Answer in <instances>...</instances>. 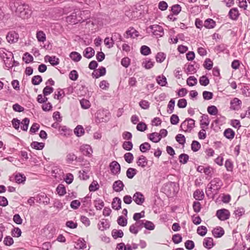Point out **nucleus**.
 I'll return each instance as SVG.
<instances>
[{
	"instance_id": "13d9d810",
	"label": "nucleus",
	"mask_w": 250,
	"mask_h": 250,
	"mask_svg": "<svg viewBox=\"0 0 250 250\" xmlns=\"http://www.w3.org/2000/svg\"><path fill=\"white\" fill-rule=\"evenodd\" d=\"M80 104L81 105V107L83 109H88L90 107V102L86 99H83L81 100H80Z\"/></svg>"
},
{
	"instance_id": "7c9ffc66",
	"label": "nucleus",
	"mask_w": 250,
	"mask_h": 250,
	"mask_svg": "<svg viewBox=\"0 0 250 250\" xmlns=\"http://www.w3.org/2000/svg\"><path fill=\"white\" fill-rule=\"evenodd\" d=\"M137 173V170L136 169L129 167L126 170V175L128 178L131 179L135 176Z\"/></svg>"
},
{
	"instance_id": "3c124183",
	"label": "nucleus",
	"mask_w": 250,
	"mask_h": 250,
	"mask_svg": "<svg viewBox=\"0 0 250 250\" xmlns=\"http://www.w3.org/2000/svg\"><path fill=\"white\" fill-rule=\"evenodd\" d=\"M22 60L26 63H28L33 61V57L29 53L26 52L23 55Z\"/></svg>"
},
{
	"instance_id": "bf43d9fd",
	"label": "nucleus",
	"mask_w": 250,
	"mask_h": 250,
	"mask_svg": "<svg viewBox=\"0 0 250 250\" xmlns=\"http://www.w3.org/2000/svg\"><path fill=\"white\" fill-rule=\"evenodd\" d=\"M203 65L206 69L209 70L212 68L213 62L210 59L207 58L205 60Z\"/></svg>"
},
{
	"instance_id": "774afa93",
	"label": "nucleus",
	"mask_w": 250,
	"mask_h": 250,
	"mask_svg": "<svg viewBox=\"0 0 250 250\" xmlns=\"http://www.w3.org/2000/svg\"><path fill=\"white\" fill-rule=\"evenodd\" d=\"M172 240L174 244H177L182 241V237L180 234H175L172 236Z\"/></svg>"
},
{
	"instance_id": "338daca9",
	"label": "nucleus",
	"mask_w": 250,
	"mask_h": 250,
	"mask_svg": "<svg viewBox=\"0 0 250 250\" xmlns=\"http://www.w3.org/2000/svg\"><path fill=\"white\" fill-rule=\"evenodd\" d=\"M124 159L127 163L130 164L133 162L134 156L132 153L127 152L124 155Z\"/></svg>"
},
{
	"instance_id": "a19ab883",
	"label": "nucleus",
	"mask_w": 250,
	"mask_h": 250,
	"mask_svg": "<svg viewBox=\"0 0 250 250\" xmlns=\"http://www.w3.org/2000/svg\"><path fill=\"white\" fill-rule=\"evenodd\" d=\"M155 227V225L153 222L150 221L145 220L144 228H145L146 229L152 230L154 229Z\"/></svg>"
},
{
	"instance_id": "5fc2aeb1",
	"label": "nucleus",
	"mask_w": 250,
	"mask_h": 250,
	"mask_svg": "<svg viewBox=\"0 0 250 250\" xmlns=\"http://www.w3.org/2000/svg\"><path fill=\"white\" fill-rule=\"evenodd\" d=\"M154 62H152L151 59L146 60L142 63V65L146 69H149L154 66Z\"/></svg>"
},
{
	"instance_id": "f8f14e48",
	"label": "nucleus",
	"mask_w": 250,
	"mask_h": 250,
	"mask_svg": "<svg viewBox=\"0 0 250 250\" xmlns=\"http://www.w3.org/2000/svg\"><path fill=\"white\" fill-rule=\"evenodd\" d=\"M242 102L237 98H234L230 102V108L234 110H238L240 108Z\"/></svg>"
},
{
	"instance_id": "5701e85b",
	"label": "nucleus",
	"mask_w": 250,
	"mask_h": 250,
	"mask_svg": "<svg viewBox=\"0 0 250 250\" xmlns=\"http://www.w3.org/2000/svg\"><path fill=\"white\" fill-rule=\"evenodd\" d=\"M147 137L150 141L155 143L159 142L161 140L158 133L156 132L147 134Z\"/></svg>"
},
{
	"instance_id": "a18cd8bd",
	"label": "nucleus",
	"mask_w": 250,
	"mask_h": 250,
	"mask_svg": "<svg viewBox=\"0 0 250 250\" xmlns=\"http://www.w3.org/2000/svg\"><path fill=\"white\" fill-rule=\"evenodd\" d=\"M166 55L163 52H159L156 55L155 58L156 62L159 63H162L165 60Z\"/></svg>"
},
{
	"instance_id": "0eeeda50",
	"label": "nucleus",
	"mask_w": 250,
	"mask_h": 250,
	"mask_svg": "<svg viewBox=\"0 0 250 250\" xmlns=\"http://www.w3.org/2000/svg\"><path fill=\"white\" fill-rule=\"evenodd\" d=\"M19 36L15 31L9 32L6 35V40L10 43H14L18 42Z\"/></svg>"
},
{
	"instance_id": "8fccbe9b",
	"label": "nucleus",
	"mask_w": 250,
	"mask_h": 250,
	"mask_svg": "<svg viewBox=\"0 0 250 250\" xmlns=\"http://www.w3.org/2000/svg\"><path fill=\"white\" fill-rule=\"evenodd\" d=\"M140 52L142 55L147 56L151 53V50L149 47L144 45L141 46Z\"/></svg>"
},
{
	"instance_id": "c9c22d12",
	"label": "nucleus",
	"mask_w": 250,
	"mask_h": 250,
	"mask_svg": "<svg viewBox=\"0 0 250 250\" xmlns=\"http://www.w3.org/2000/svg\"><path fill=\"white\" fill-rule=\"evenodd\" d=\"M94 204L97 210L102 209L104 205V201L100 198H97L94 201Z\"/></svg>"
},
{
	"instance_id": "423d86ee",
	"label": "nucleus",
	"mask_w": 250,
	"mask_h": 250,
	"mask_svg": "<svg viewBox=\"0 0 250 250\" xmlns=\"http://www.w3.org/2000/svg\"><path fill=\"white\" fill-rule=\"evenodd\" d=\"M149 28L151 29V32L153 35L157 37H162L164 34L163 28L158 24H154L150 25Z\"/></svg>"
},
{
	"instance_id": "e2e57ef3",
	"label": "nucleus",
	"mask_w": 250,
	"mask_h": 250,
	"mask_svg": "<svg viewBox=\"0 0 250 250\" xmlns=\"http://www.w3.org/2000/svg\"><path fill=\"white\" fill-rule=\"evenodd\" d=\"M175 139L177 142L181 145H184L186 143V138L185 136L181 134H177L175 137Z\"/></svg>"
},
{
	"instance_id": "9d476101",
	"label": "nucleus",
	"mask_w": 250,
	"mask_h": 250,
	"mask_svg": "<svg viewBox=\"0 0 250 250\" xmlns=\"http://www.w3.org/2000/svg\"><path fill=\"white\" fill-rule=\"evenodd\" d=\"M66 21L69 24H76L81 22V19H78L76 13L73 12L66 18Z\"/></svg>"
},
{
	"instance_id": "4c0bfd02",
	"label": "nucleus",
	"mask_w": 250,
	"mask_h": 250,
	"mask_svg": "<svg viewBox=\"0 0 250 250\" xmlns=\"http://www.w3.org/2000/svg\"><path fill=\"white\" fill-rule=\"evenodd\" d=\"M139 148L142 152L145 153L150 149L151 146L148 143L145 142L140 146Z\"/></svg>"
},
{
	"instance_id": "cd10ccee",
	"label": "nucleus",
	"mask_w": 250,
	"mask_h": 250,
	"mask_svg": "<svg viewBox=\"0 0 250 250\" xmlns=\"http://www.w3.org/2000/svg\"><path fill=\"white\" fill-rule=\"evenodd\" d=\"M13 59L14 56L13 53L11 52H9V56L3 61L6 67L8 68H11L12 67V65H11V62H12V60Z\"/></svg>"
},
{
	"instance_id": "79ce46f5",
	"label": "nucleus",
	"mask_w": 250,
	"mask_h": 250,
	"mask_svg": "<svg viewBox=\"0 0 250 250\" xmlns=\"http://www.w3.org/2000/svg\"><path fill=\"white\" fill-rule=\"evenodd\" d=\"M56 191L58 194L60 196H63L66 193L65 188L63 185L61 184L58 186Z\"/></svg>"
},
{
	"instance_id": "4be33fe9",
	"label": "nucleus",
	"mask_w": 250,
	"mask_h": 250,
	"mask_svg": "<svg viewBox=\"0 0 250 250\" xmlns=\"http://www.w3.org/2000/svg\"><path fill=\"white\" fill-rule=\"evenodd\" d=\"M203 246L208 249H211L214 246L213 240L211 237H206L204 239Z\"/></svg>"
},
{
	"instance_id": "864d4df0",
	"label": "nucleus",
	"mask_w": 250,
	"mask_h": 250,
	"mask_svg": "<svg viewBox=\"0 0 250 250\" xmlns=\"http://www.w3.org/2000/svg\"><path fill=\"white\" fill-rule=\"evenodd\" d=\"M208 113L211 115H216L218 112L217 108L215 105H210L207 108Z\"/></svg>"
},
{
	"instance_id": "f704fd0d",
	"label": "nucleus",
	"mask_w": 250,
	"mask_h": 250,
	"mask_svg": "<svg viewBox=\"0 0 250 250\" xmlns=\"http://www.w3.org/2000/svg\"><path fill=\"white\" fill-rule=\"evenodd\" d=\"M69 57L75 62H78L80 61L82 59L81 54L75 51H73L70 53Z\"/></svg>"
},
{
	"instance_id": "49530a36",
	"label": "nucleus",
	"mask_w": 250,
	"mask_h": 250,
	"mask_svg": "<svg viewBox=\"0 0 250 250\" xmlns=\"http://www.w3.org/2000/svg\"><path fill=\"white\" fill-rule=\"evenodd\" d=\"M197 83V80L194 76L189 77L187 80V83L190 86H193Z\"/></svg>"
},
{
	"instance_id": "c03bdc74",
	"label": "nucleus",
	"mask_w": 250,
	"mask_h": 250,
	"mask_svg": "<svg viewBox=\"0 0 250 250\" xmlns=\"http://www.w3.org/2000/svg\"><path fill=\"white\" fill-rule=\"evenodd\" d=\"M208 229L205 226H201L198 227L197 233L201 236H204L207 233Z\"/></svg>"
},
{
	"instance_id": "ea45409f",
	"label": "nucleus",
	"mask_w": 250,
	"mask_h": 250,
	"mask_svg": "<svg viewBox=\"0 0 250 250\" xmlns=\"http://www.w3.org/2000/svg\"><path fill=\"white\" fill-rule=\"evenodd\" d=\"M86 247L85 242L83 238H80L76 243V248L78 249H84Z\"/></svg>"
},
{
	"instance_id": "f03ea898",
	"label": "nucleus",
	"mask_w": 250,
	"mask_h": 250,
	"mask_svg": "<svg viewBox=\"0 0 250 250\" xmlns=\"http://www.w3.org/2000/svg\"><path fill=\"white\" fill-rule=\"evenodd\" d=\"M110 116V114L107 110H99L96 113V122H107L109 120Z\"/></svg>"
},
{
	"instance_id": "6ab92c4d",
	"label": "nucleus",
	"mask_w": 250,
	"mask_h": 250,
	"mask_svg": "<svg viewBox=\"0 0 250 250\" xmlns=\"http://www.w3.org/2000/svg\"><path fill=\"white\" fill-rule=\"evenodd\" d=\"M239 15L240 14L237 8H233L231 9L229 12V18L234 21L238 19Z\"/></svg>"
},
{
	"instance_id": "b1692460",
	"label": "nucleus",
	"mask_w": 250,
	"mask_h": 250,
	"mask_svg": "<svg viewBox=\"0 0 250 250\" xmlns=\"http://www.w3.org/2000/svg\"><path fill=\"white\" fill-rule=\"evenodd\" d=\"M204 26L207 29H212L216 26V22L213 20L208 18L204 21Z\"/></svg>"
},
{
	"instance_id": "de8ad7c7",
	"label": "nucleus",
	"mask_w": 250,
	"mask_h": 250,
	"mask_svg": "<svg viewBox=\"0 0 250 250\" xmlns=\"http://www.w3.org/2000/svg\"><path fill=\"white\" fill-rule=\"evenodd\" d=\"M201 145L199 142L197 141H193L191 145V150L194 152L198 151L201 148Z\"/></svg>"
},
{
	"instance_id": "ddd939ff",
	"label": "nucleus",
	"mask_w": 250,
	"mask_h": 250,
	"mask_svg": "<svg viewBox=\"0 0 250 250\" xmlns=\"http://www.w3.org/2000/svg\"><path fill=\"white\" fill-rule=\"evenodd\" d=\"M125 185L123 182L120 180L115 181L113 183L112 188L116 192H120L123 190Z\"/></svg>"
},
{
	"instance_id": "aec40b11",
	"label": "nucleus",
	"mask_w": 250,
	"mask_h": 250,
	"mask_svg": "<svg viewBox=\"0 0 250 250\" xmlns=\"http://www.w3.org/2000/svg\"><path fill=\"white\" fill-rule=\"evenodd\" d=\"M38 201L39 203H42L45 205H48L50 203V199L44 193H42L37 196Z\"/></svg>"
},
{
	"instance_id": "f257e3e1",
	"label": "nucleus",
	"mask_w": 250,
	"mask_h": 250,
	"mask_svg": "<svg viewBox=\"0 0 250 250\" xmlns=\"http://www.w3.org/2000/svg\"><path fill=\"white\" fill-rule=\"evenodd\" d=\"M14 8L16 14L22 19L28 18L31 14L29 5L23 3L21 0L14 3Z\"/></svg>"
},
{
	"instance_id": "58836bf2",
	"label": "nucleus",
	"mask_w": 250,
	"mask_h": 250,
	"mask_svg": "<svg viewBox=\"0 0 250 250\" xmlns=\"http://www.w3.org/2000/svg\"><path fill=\"white\" fill-rule=\"evenodd\" d=\"M181 6L178 4H174L171 7V11L174 15H178L181 11Z\"/></svg>"
},
{
	"instance_id": "e433bc0d",
	"label": "nucleus",
	"mask_w": 250,
	"mask_h": 250,
	"mask_svg": "<svg viewBox=\"0 0 250 250\" xmlns=\"http://www.w3.org/2000/svg\"><path fill=\"white\" fill-rule=\"evenodd\" d=\"M75 134L78 136H82L84 133L83 127L81 125H77L74 130Z\"/></svg>"
},
{
	"instance_id": "473e14b6",
	"label": "nucleus",
	"mask_w": 250,
	"mask_h": 250,
	"mask_svg": "<svg viewBox=\"0 0 250 250\" xmlns=\"http://www.w3.org/2000/svg\"><path fill=\"white\" fill-rule=\"evenodd\" d=\"M87 91V88L85 86L81 85L77 88L76 93L79 96H83L86 94Z\"/></svg>"
},
{
	"instance_id": "20e7f679",
	"label": "nucleus",
	"mask_w": 250,
	"mask_h": 250,
	"mask_svg": "<svg viewBox=\"0 0 250 250\" xmlns=\"http://www.w3.org/2000/svg\"><path fill=\"white\" fill-rule=\"evenodd\" d=\"M209 184L210 185L208 187V190L211 191L213 189L216 192H218L223 185L222 180L219 178H214Z\"/></svg>"
},
{
	"instance_id": "7ed1b4c3",
	"label": "nucleus",
	"mask_w": 250,
	"mask_h": 250,
	"mask_svg": "<svg viewBox=\"0 0 250 250\" xmlns=\"http://www.w3.org/2000/svg\"><path fill=\"white\" fill-rule=\"evenodd\" d=\"M195 126V120L191 118H187L181 125L180 128L184 130V128H187L185 131L190 132Z\"/></svg>"
},
{
	"instance_id": "4d7b16f0",
	"label": "nucleus",
	"mask_w": 250,
	"mask_h": 250,
	"mask_svg": "<svg viewBox=\"0 0 250 250\" xmlns=\"http://www.w3.org/2000/svg\"><path fill=\"white\" fill-rule=\"evenodd\" d=\"M100 186L96 181L94 180L89 187L90 191H95L99 189Z\"/></svg>"
},
{
	"instance_id": "603ef678",
	"label": "nucleus",
	"mask_w": 250,
	"mask_h": 250,
	"mask_svg": "<svg viewBox=\"0 0 250 250\" xmlns=\"http://www.w3.org/2000/svg\"><path fill=\"white\" fill-rule=\"evenodd\" d=\"M188 159V155L185 153L181 154L179 156V162L183 164H187Z\"/></svg>"
},
{
	"instance_id": "2f4dec72",
	"label": "nucleus",
	"mask_w": 250,
	"mask_h": 250,
	"mask_svg": "<svg viewBox=\"0 0 250 250\" xmlns=\"http://www.w3.org/2000/svg\"><path fill=\"white\" fill-rule=\"evenodd\" d=\"M193 197L196 200H202L205 197L204 192L197 189L193 193Z\"/></svg>"
},
{
	"instance_id": "c85d7f7f",
	"label": "nucleus",
	"mask_w": 250,
	"mask_h": 250,
	"mask_svg": "<svg viewBox=\"0 0 250 250\" xmlns=\"http://www.w3.org/2000/svg\"><path fill=\"white\" fill-rule=\"evenodd\" d=\"M126 38H133L137 37L138 36V32L134 29L133 27L130 28V29L126 31Z\"/></svg>"
},
{
	"instance_id": "f3484780",
	"label": "nucleus",
	"mask_w": 250,
	"mask_h": 250,
	"mask_svg": "<svg viewBox=\"0 0 250 250\" xmlns=\"http://www.w3.org/2000/svg\"><path fill=\"white\" fill-rule=\"evenodd\" d=\"M110 227V223L107 219H102L98 224V228L100 230L104 231Z\"/></svg>"
},
{
	"instance_id": "2eb2a0df",
	"label": "nucleus",
	"mask_w": 250,
	"mask_h": 250,
	"mask_svg": "<svg viewBox=\"0 0 250 250\" xmlns=\"http://www.w3.org/2000/svg\"><path fill=\"white\" fill-rule=\"evenodd\" d=\"M201 120H200V125L202 130L205 131V127L208 126L209 124V117L208 115L204 114L201 116Z\"/></svg>"
},
{
	"instance_id": "c756f323",
	"label": "nucleus",
	"mask_w": 250,
	"mask_h": 250,
	"mask_svg": "<svg viewBox=\"0 0 250 250\" xmlns=\"http://www.w3.org/2000/svg\"><path fill=\"white\" fill-rule=\"evenodd\" d=\"M30 146L32 148L36 150H42L44 147L45 144L44 143L34 141L31 143Z\"/></svg>"
},
{
	"instance_id": "680f3d73",
	"label": "nucleus",
	"mask_w": 250,
	"mask_h": 250,
	"mask_svg": "<svg viewBox=\"0 0 250 250\" xmlns=\"http://www.w3.org/2000/svg\"><path fill=\"white\" fill-rule=\"evenodd\" d=\"M21 229L18 228H14L11 230V235L13 237H19L21 236Z\"/></svg>"
},
{
	"instance_id": "37998d69",
	"label": "nucleus",
	"mask_w": 250,
	"mask_h": 250,
	"mask_svg": "<svg viewBox=\"0 0 250 250\" xmlns=\"http://www.w3.org/2000/svg\"><path fill=\"white\" fill-rule=\"evenodd\" d=\"M157 83L162 86H166L167 83V79L164 76H159L156 78Z\"/></svg>"
},
{
	"instance_id": "39448f33",
	"label": "nucleus",
	"mask_w": 250,
	"mask_h": 250,
	"mask_svg": "<svg viewBox=\"0 0 250 250\" xmlns=\"http://www.w3.org/2000/svg\"><path fill=\"white\" fill-rule=\"evenodd\" d=\"M216 215L220 220L225 221L229 219L230 212L227 209L222 208L217 210Z\"/></svg>"
},
{
	"instance_id": "6e6552de",
	"label": "nucleus",
	"mask_w": 250,
	"mask_h": 250,
	"mask_svg": "<svg viewBox=\"0 0 250 250\" xmlns=\"http://www.w3.org/2000/svg\"><path fill=\"white\" fill-rule=\"evenodd\" d=\"M133 200L138 205H142L145 201L144 195L140 192H136L133 196Z\"/></svg>"
},
{
	"instance_id": "a211bd4d",
	"label": "nucleus",
	"mask_w": 250,
	"mask_h": 250,
	"mask_svg": "<svg viewBox=\"0 0 250 250\" xmlns=\"http://www.w3.org/2000/svg\"><path fill=\"white\" fill-rule=\"evenodd\" d=\"M122 201L119 197H116L113 198L111 204L112 208L115 210H119L121 208Z\"/></svg>"
},
{
	"instance_id": "72a5a7b5",
	"label": "nucleus",
	"mask_w": 250,
	"mask_h": 250,
	"mask_svg": "<svg viewBox=\"0 0 250 250\" xmlns=\"http://www.w3.org/2000/svg\"><path fill=\"white\" fill-rule=\"evenodd\" d=\"M224 136L229 139H232L235 135V132L231 128H227L224 132Z\"/></svg>"
},
{
	"instance_id": "6e6d98bb",
	"label": "nucleus",
	"mask_w": 250,
	"mask_h": 250,
	"mask_svg": "<svg viewBox=\"0 0 250 250\" xmlns=\"http://www.w3.org/2000/svg\"><path fill=\"white\" fill-rule=\"evenodd\" d=\"M123 38L120 34L118 33H114L112 35V37L110 39V40L113 41L114 43V42L117 41L118 42H121L122 41Z\"/></svg>"
},
{
	"instance_id": "a878e982",
	"label": "nucleus",
	"mask_w": 250,
	"mask_h": 250,
	"mask_svg": "<svg viewBox=\"0 0 250 250\" xmlns=\"http://www.w3.org/2000/svg\"><path fill=\"white\" fill-rule=\"evenodd\" d=\"M47 58H48V62L52 66L57 65L60 62L59 59L55 56H49L48 55H46L45 57V59Z\"/></svg>"
},
{
	"instance_id": "1a4fd4ad",
	"label": "nucleus",
	"mask_w": 250,
	"mask_h": 250,
	"mask_svg": "<svg viewBox=\"0 0 250 250\" xmlns=\"http://www.w3.org/2000/svg\"><path fill=\"white\" fill-rule=\"evenodd\" d=\"M111 173L114 175L119 174L121 172V166L116 161H112L109 165Z\"/></svg>"
},
{
	"instance_id": "393cba45",
	"label": "nucleus",
	"mask_w": 250,
	"mask_h": 250,
	"mask_svg": "<svg viewBox=\"0 0 250 250\" xmlns=\"http://www.w3.org/2000/svg\"><path fill=\"white\" fill-rule=\"evenodd\" d=\"M15 180L17 183L20 184H24L26 180V177L24 174L18 173L15 175Z\"/></svg>"
},
{
	"instance_id": "052dcab7",
	"label": "nucleus",
	"mask_w": 250,
	"mask_h": 250,
	"mask_svg": "<svg viewBox=\"0 0 250 250\" xmlns=\"http://www.w3.org/2000/svg\"><path fill=\"white\" fill-rule=\"evenodd\" d=\"M117 223L119 225L125 227L126 226L127 223V220L126 218H125L123 216H120L117 219Z\"/></svg>"
},
{
	"instance_id": "69168bd1",
	"label": "nucleus",
	"mask_w": 250,
	"mask_h": 250,
	"mask_svg": "<svg viewBox=\"0 0 250 250\" xmlns=\"http://www.w3.org/2000/svg\"><path fill=\"white\" fill-rule=\"evenodd\" d=\"M122 147L124 149L130 151L133 148V144L130 141H125L123 143Z\"/></svg>"
},
{
	"instance_id": "412c9836",
	"label": "nucleus",
	"mask_w": 250,
	"mask_h": 250,
	"mask_svg": "<svg viewBox=\"0 0 250 250\" xmlns=\"http://www.w3.org/2000/svg\"><path fill=\"white\" fill-rule=\"evenodd\" d=\"M95 54L94 50L91 47L86 48L83 52V55L87 59H90L94 56Z\"/></svg>"
},
{
	"instance_id": "bb28decb",
	"label": "nucleus",
	"mask_w": 250,
	"mask_h": 250,
	"mask_svg": "<svg viewBox=\"0 0 250 250\" xmlns=\"http://www.w3.org/2000/svg\"><path fill=\"white\" fill-rule=\"evenodd\" d=\"M111 235L114 239H117L118 238H122L124 232L121 229H114L111 231Z\"/></svg>"
},
{
	"instance_id": "0e129e2a",
	"label": "nucleus",
	"mask_w": 250,
	"mask_h": 250,
	"mask_svg": "<svg viewBox=\"0 0 250 250\" xmlns=\"http://www.w3.org/2000/svg\"><path fill=\"white\" fill-rule=\"evenodd\" d=\"M37 38L39 42H44L46 40L45 34L42 31H40L37 33Z\"/></svg>"
},
{
	"instance_id": "9b49d317",
	"label": "nucleus",
	"mask_w": 250,
	"mask_h": 250,
	"mask_svg": "<svg viewBox=\"0 0 250 250\" xmlns=\"http://www.w3.org/2000/svg\"><path fill=\"white\" fill-rule=\"evenodd\" d=\"M136 164L138 166L144 168L148 165V160L145 156L142 155L138 158Z\"/></svg>"
},
{
	"instance_id": "4468645a",
	"label": "nucleus",
	"mask_w": 250,
	"mask_h": 250,
	"mask_svg": "<svg viewBox=\"0 0 250 250\" xmlns=\"http://www.w3.org/2000/svg\"><path fill=\"white\" fill-rule=\"evenodd\" d=\"M212 233L215 238H220L225 233L224 229L221 227H217L213 229Z\"/></svg>"
},
{
	"instance_id": "09e8293b",
	"label": "nucleus",
	"mask_w": 250,
	"mask_h": 250,
	"mask_svg": "<svg viewBox=\"0 0 250 250\" xmlns=\"http://www.w3.org/2000/svg\"><path fill=\"white\" fill-rule=\"evenodd\" d=\"M42 81V77L40 75H36L32 78L31 82L33 85H36L40 84Z\"/></svg>"
},
{
	"instance_id": "dca6fc26",
	"label": "nucleus",
	"mask_w": 250,
	"mask_h": 250,
	"mask_svg": "<svg viewBox=\"0 0 250 250\" xmlns=\"http://www.w3.org/2000/svg\"><path fill=\"white\" fill-rule=\"evenodd\" d=\"M81 152L85 156H89L92 153V149L88 145H83L80 147Z\"/></svg>"
}]
</instances>
